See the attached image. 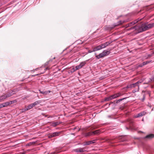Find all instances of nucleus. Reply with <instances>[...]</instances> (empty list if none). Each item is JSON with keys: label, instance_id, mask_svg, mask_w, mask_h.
I'll return each instance as SVG.
<instances>
[{"label": "nucleus", "instance_id": "dca6fc26", "mask_svg": "<svg viewBox=\"0 0 154 154\" xmlns=\"http://www.w3.org/2000/svg\"><path fill=\"white\" fill-rule=\"evenodd\" d=\"M40 103V101L39 100V101H36L32 104L33 105V106L34 107V106L37 105L38 104H39V103Z\"/></svg>", "mask_w": 154, "mask_h": 154}, {"label": "nucleus", "instance_id": "4be33fe9", "mask_svg": "<svg viewBox=\"0 0 154 154\" xmlns=\"http://www.w3.org/2000/svg\"><path fill=\"white\" fill-rule=\"evenodd\" d=\"M51 124V126L55 127L58 125V122H52Z\"/></svg>", "mask_w": 154, "mask_h": 154}, {"label": "nucleus", "instance_id": "393cba45", "mask_svg": "<svg viewBox=\"0 0 154 154\" xmlns=\"http://www.w3.org/2000/svg\"><path fill=\"white\" fill-rule=\"evenodd\" d=\"M4 107L3 106V105L2 103H1L0 104V109Z\"/></svg>", "mask_w": 154, "mask_h": 154}, {"label": "nucleus", "instance_id": "c85d7f7f", "mask_svg": "<svg viewBox=\"0 0 154 154\" xmlns=\"http://www.w3.org/2000/svg\"><path fill=\"white\" fill-rule=\"evenodd\" d=\"M124 99H120V100H123Z\"/></svg>", "mask_w": 154, "mask_h": 154}, {"label": "nucleus", "instance_id": "b1692460", "mask_svg": "<svg viewBox=\"0 0 154 154\" xmlns=\"http://www.w3.org/2000/svg\"><path fill=\"white\" fill-rule=\"evenodd\" d=\"M115 95H116V98L118 97L119 96H120L121 95V94L120 93H118L117 94H115Z\"/></svg>", "mask_w": 154, "mask_h": 154}, {"label": "nucleus", "instance_id": "f257e3e1", "mask_svg": "<svg viewBox=\"0 0 154 154\" xmlns=\"http://www.w3.org/2000/svg\"><path fill=\"white\" fill-rule=\"evenodd\" d=\"M109 53V51L107 50H104L99 55H96L95 57L97 59H99L100 58L107 56Z\"/></svg>", "mask_w": 154, "mask_h": 154}, {"label": "nucleus", "instance_id": "5701e85b", "mask_svg": "<svg viewBox=\"0 0 154 154\" xmlns=\"http://www.w3.org/2000/svg\"><path fill=\"white\" fill-rule=\"evenodd\" d=\"M40 91V93H42V94H48V93H49L50 92V91H45V92H43V91Z\"/></svg>", "mask_w": 154, "mask_h": 154}, {"label": "nucleus", "instance_id": "aec40b11", "mask_svg": "<svg viewBox=\"0 0 154 154\" xmlns=\"http://www.w3.org/2000/svg\"><path fill=\"white\" fill-rule=\"evenodd\" d=\"M3 107H6L8 106L9 105L8 102H7L5 103H2Z\"/></svg>", "mask_w": 154, "mask_h": 154}, {"label": "nucleus", "instance_id": "6e6552de", "mask_svg": "<svg viewBox=\"0 0 154 154\" xmlns=\"http://www.w3.org/2000/svg\"><path fill=\"white\" fill-rule=\"evenodd\" d=\"M33 107V106L32 104H31L27 106L26 107V108L24 109V111H26L27 110H28L32 108Z\"/></svg>", "mask_w": 154, "mask_h": 154}, {"label": "nucleus", "instance_id": "f8f14e48", "mask_svg": "<svg viewBox=\"0 0 154 154\" xmlns=\"http://www.w3.org/2000/svg\"><path fill=\"white\" fill-rule=\"evenodd\" d=\"M77 152H81L85 151V149L83 148H80L79 149H77L76 150Z\"/></svg>", "mask_w": 154, "mask_h": 154}, {"label": "nucleus", "instance_id": "9d476101", "mask_svg": "<svg viewBox=\"0 0 154 154\" xmlns=\"http://www.w3.org/2000/svg\"><path fill=\"white\" fill-rule=\"evenodd\" d=\"M59 134V133H58L57 132H55L51 134V135L49 136V137H54L56 136H58Z\"/></svg>", "mask_w": 154, "mask_h": 154}, {"label": "nucleus", "instance_id": "ddd939ff", "mask_svg": "<svg viewBox=\"0 0 154 154\" xmlns=\"http://www.w3.org/2000/svg\"><path fill=\"white\" fill-rule=\"evenodd\" d=\"M81 67H80V66L78 65L75 67V68H72V70L73 71H75L77 70H78L79 69L81 68Z\"/></svg>", "mask_w": 154, "mask_h": 154}, {"label": "nucleus", "instance_id": "7ed1b4c3", "mask_svg": "<svg viewBox=\"0 0 154 154\" xmlns=\"http://www.w3.org/2000/svg\"><path fill=\"white\" fill-rule=\"evenodd\" d=\"M142 82V81L141 80L139 81L136 82L135 83L131 85H128L127 87V88H134L136 86H137L138 88H139V86L138 85V84L139 83H141Z\"/></svg>", "mask_w": 154, "mask_h": 154}, {"label": "nucleus", "instance_id": "7c9ffc66", "mask_svg": "<svg viewBox=\"0 0 154 154\" xmlns=\"http://www.w3.org/2000/svg\"><path fill=\"white\" fill-rule=\"evenodd\" d=\"M152 80L154 81V78L152 79Z\"/></svg>", "mask_w": 154, "mask_h": 154}, {"label": "nucleus", "instance_id": "a878e982", "mask_svg": "<svg viewBox=\"0 0 154 154\" xmlns=\"http://www.w3.org/2000/svg\"><path fill=\"white\" fill-rule=\"evenodd\" d=\"M94 52V51H93V50L92 51H91V50H89V51H88V52L89 53H91V52Z\"/></svg>", "mask_w": 154, "mask_h": 154}, {"label": "nucleus", "instance_id": "6ab92c4d", "mask_svg": "<svg viewBox=\"0 0 154 154\" xmlns=\"http://www.w3.org/2000/svg\"><path fill=\"white\" fill-rule=\"evenodd\" d=\"M86 62L85 61H83L82 62H81L79 64V65L80 66V67H81V68L83 67V66H84L86 64Z\"/></svg>", "mask_w": 154, "mask_h": 154}, {"label": "nucleus", "instance_id": "f03ea898", "mask_svg": "<svg viewBox=\"0 0 154 154\" xmlns=\"http://www.w3.org/2000/svg\"><path fill=\"white\" fill-rule=\"evenodd\" d=\"M12 94H5L0 97V102L4 101L7 98L11 97Z\"/></svg>", "mask_w": 154, "mask_h": 154}, {"label": "nucleus", "instance_id": "20e7f679", "mask_svg": "<svg viewBox=\"0 0 154 154\" xmlns=\"http://www.w3.org/2000/svg\"><path fill=\"white\" fill-rule=\"evenodd\" d=\"M116 95H115V94L113 95H112L109 97L106 98L105 100L106 101H109L112 99L116 98Z\"/></svg>", "mask_w": 154, "mask_h": 154}, {"label": "nucleus", "instance_id": "c756f323", "mask_svg": "<svg viewBox=\"0 0 154 154\" xmlns=\"http://www.w3.org/2000/svg\"><path fill=\"white\" fill-rule=\"evenodd\" d=\"M38 75V74H37V75H33V76H35V75Z\"/></svg>", "mask_w": 154, "mask_h": 154}, {"label": "nucleus", "instance_id": "1a4fd4ad", "mask_svg": "<svg viewBox=\"0 0 154 154\" xmlns=\"http://www.w3.org/2000/svg\"><path fill=\"white\" fill-rule=\"evenodd\" d=\"M102 49L100 46V45H98L97 46H96L93 49V51H97L98 50H99L100 49Z\"/></svg>", "mask_w": 154, "mask_h": 154}, {"label": "nucleus", "instance_id": "f3484780", "mask_svg": "<svg viewBox=\"0 0 154 154\" xmlns=\"http://www.w3.org/2000/svg\"><path fill=\"white\" fill-rule=\"evenodd\" d=\"M94 142L93 141H89L86 142L85 144V145H88L90 144L94 143Z\"/></svg>", "mask_w": 154, "mask_h": 154}, {"label": "nucleus", "instance_id": "39448f33", "mask_svg": "<svg viewBox=\"0 0 154 154\" xmlns=\"http://www.w3.org/2000/svg\"><path fill=\"white\" fill-rule=\"evenodd\" d=\"M100 133V131L99 130H95L92 132H90L89 133L90 135H92L93 134H98Z\"/></svg>", "mask_w": 154, "mask_h": 154}, {"label": "nucleus", "instance_id": "a211bd4d", "mask_svg": "<svg viewBox=\"0 0 154 154\" xmlns=\"http://www.w3.org/2000/svg\"><path fill=\"white\" fill-rule=\"evenodd\" d=\"M142 30L141 31H143L149 29V28L146 25L145 26L143 27L142 28Z\"/></svg>", "mask_w": 154, "mask_h": 154}, {"label": "nucleus", "instance_id": "412c9836", "mask_svg": "<svg viewBox=\"0 0 154 154\" xmlns=\"http://www.w3.org/2000/svg\"><path fill=\"white\" fill-rule=\"evenodd\" d=\"M17 102V100H13L12 101H10V102H9V105L12 104L13 103H16Z\"/></svg>", "mask_w": 154, "mask_h": 154}, {"label": "nucleus", "instance_id": "423d86ee", "mask_svg": "<svg viewBox=\"0 0 154 154\" xmlns=\"http://www.w3.org/2000/svg\"><path fill=\"white\" fill-rule=\"evenodd\" d=\"M146 114V112H140L137 115H135L134 117L135 118H138L142 116H143L144 115Z\"/></svg>", "mask_w": 154, "mask_h": 154}, {"label": "nucleus", "instance_id": "4468645a", "mask_svg": "<svg viewBox=\"0 0 154 154\" xmlns=\"http://www.w3.org/2000/svg\"><path fill=\"white\" fill-rule=\"evenodd\" d=\"M139 20L137 21L136 20H135L134 21V22H131L130 23H129L128 24V26H131L132 25H133L134 24H135L136 23H137V22Z\"/></svg>", "mask_w": 154, "mask_h": 154}, {"label": "nucleus", "instance_id": "2eb2a0df", "mask_svg": "<svg viewBox=\"0 0 154 154\" xmlns=\"http://www.w3.org/2000/svg\"><path fill=\"white\" fill-rule=\"evenodd\" d=\"M149 29H151L154 26V23L152 24H149L147 25Z\"/></svg>", "mask_w": 154, "mask_h": 154}, {"label": "nucleus", "instance_id": "cd10ccee", "mask_svg": "<svg viewBox=\"0 0 154 154\" xmlns=\"http://www.w3.org/2000/svg\"><path fill=\"white\" fill-rule=\"evenodd\" d=\"M147 63H146L145 62H144L143 63V65H145Z\"/></svg>", "mask_w": 154, "mask_h": 154}, {"label": "nucleus", "instance_id": "bb28decb", "mask_svg": "<svg viewBox=\"0 0 154 154\" xmlns=\"http://www.w3.org/2000/svg\"><path fill=\"white\" fill-rule=\"evenodd\" d=\"M135 27H132L130 29H134V28H135Z\"/></svg>", "mask_w": 154, "mask_h": 154}, {"label": "nucleus", "instance_id": "9b49d317", "mask_svg": "<svg viewBox=\"0 0 154 154\" xmlns=\"http://www.w3.org/2000/svg\"><path fill=\"white\" fill-rule=\"evenodd\" d=\"M153 137H154V134H149L148 135L146 136L145 137V138H148V139H151V138H153Z\"/></svg>", "mask_w": 154, "mask_h": 154}, {"label": "nucleus", "instance_id": "0eeeda50", "mask_svg": "<svg viewBox=\"0 0 154 154\" xmlns=\"http://www.w3.org/2000/svg\"><path fill=\"white\" fill-rule=\"evenodd\" d=\"M110 44V43L108 42H107L105 43L102 44L100 46L101 49L104 48L106 47L107 46L109 45Z\"/></svg>", "mask_w": 154, "mask_h": 154}]
</instances>
